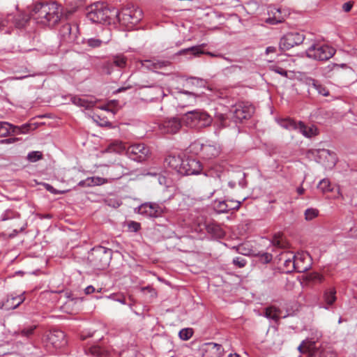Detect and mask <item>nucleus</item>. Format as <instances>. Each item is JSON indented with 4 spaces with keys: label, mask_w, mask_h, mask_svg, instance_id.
I'll return each mask as SVG.
<instances>
[{
    "label": "nucleus",
    "mask_w": 357,
    "mask_h": 357,
    "mask_svg": "<svg viewBox=\"0 0 357 357\" xmlns=\"http://www.w3.org/2000/svg\"><path fill=\"white\" fill-rule=\"evenodd\" d=\"M296 130H298L303 136L306 137H311L317 134V130L314 126L307 127L302 121H298Z\"/></svg>",
    "instance_id": "nucleus-25"
},
{
    "label": "nucleus",
    "mask_w": 357,
    "mask_h": 357,
    "mask_svg": "<svg viewBox=\"0 0 357 357\" xmlns=\"http://www.w3.org/2000/svg\"><path fill=\"white\" fill-rule=\"evenodd\" d=\"M78 186L80 187H90V183L89 177L85 180H82L78 183Z\"/></svg>",
    "instance_id": "nucleus-63"
},
{
    "label": "nucleus",
    "mask_w": 357,
    "mask_h": 357,
    "mask_svg": "<svg viewBox=\"0 0 357 357\" xmlns=\"http://www.w3.org/2000/svg\"><path fill=\"white\" fill-rule=\"evenodd\" d=\"M331 69H335V68H347V65L346 63H341V64L332 63L331 65L328 66L329 68H331Z\"/></svg>",
    "instance_id": "nucleus-62"
},
{
    "label": "nucleus",
    "mask_w": 357,
    "mask_h": 357,
    "mask_svg": "<svg viewBox=\"0 0 357 357\" xmlns=\"http://www.w3.org/2000/svg\"><path fill=\"white\" fill-rule=\"evenodd\" d=\"M71 13L70 10L64 12L63 6L56 2H39L34 4L31 15L36 24L53 27Z\"/></svg>",
    "instance_id": "nucleus-1"
},
{
    "label": "nucleus",
    "mask_w": 357,
    "mask_h": 357,
    "mask_svg": "<svg viewBox=\"0 0 357 357\" xmlns=\"http://www.w3.org/2000/svg\"><path fill=\"white\" fill-rule=\"evenodd\" d=\"M270 69L272 71H274L283 77H287V71L280 66H278L276 65H271L270 66Z\"/></svg>",
    "instance_id": "nucleus-53"
},
{
    "label": "nucleus",
    "mask_w": 357,
    "mask_h": 357,
    "mask_svg": "<svg viewBox=\"0 0 357 357\" xmlns=\"http://www.w3.org/2000/svg\"><path fill=\"white\" fill-rule=\"evenodd\" d=\"M336 293L337 291L335 287H330L324 291L323 299L326 305V306L324 307L325 309L328 310L329 306L333 305L336 301Z\"/></svg>",
    "instance_id": "nucleus-24"
},
{
    "label": "nucleus",
    "mask_w": 357,
    "mask_h": 357,
    "mask_svg": "<svg viewBox=\"0 0 357 357\" xmlns=\"http://www.w3.org/2000/svg\"><path fill=\"white\" fill-rule=\"evenodd\" d=\"M317 188L319 189L323 192H330L332 190L331 182L329 181V180L326 178H324L319 181L317 185Z\"/></svg>",
    "instance_id": "nucleus-43"
},
{
    "label": "nucleus",
    "mask_w": 357,
    "mask_h": 357,
    "mask_svg": "<svg viewBox=\"0 0 357 357\" xmlns=\"http://www.w3.org/2000/svg\"><path fill=\"white\" fill-rule=\"evenodd\" d=\"M113 63L116 66L123 68L126 66L127 59L122 54L116 55L113 57Z\"/></svg>",
    "instance_id": "nucleus-38"
},
{
    "label": "nucleus",
    "mask_w": 357,
    "mask_h": 357,
    "mask_svg": "<svg viewBox=\"0 0 357 357\" xmlns=\"http://www.w3.org/2000/svg\"><path fill=\"white\" fill-rule=\"evenodd\" d=\"M71 101L74 105L84 107L86 109L91 107L93 105L91 102H89L86 99L81 98L78 96L72 97Z\"/></svg>",
    "instance_id": "nucleus-34"
},
{
    "label": "nucleus",
    "mask_w": 357,
    "mask_h": 357,
    "mask_svg": "<svg viewBox=\"0 0 357 357\" xmlns=\"http://www.w3.org/2000/svg\"><path fill=\"white\" fill-rule=\"evenodd\" d=\"M183 158L179 155H169L165 158V162L178 174H181Z\"/></svg>",
    "instance_id": "nucleus-23"
},
{
    "label": "nucleus",
    "mask_w": 357,
    "mask_h": 357,
    "mask_svg": "<svg viewBox=\"0 0 357 357\" xmlns=\"http://www.w3.org/2000/svg\"><path fill=\"white\" fill-rule=\"evenodd\" d=\"M167 61H153L151 60H144L142 61V66L148 70H155L161 69L167 65Z\"/></svg>",
    "instance_id": "nucleus-27"
},
{
    "label": "nucleus",
    "mask_w": 357,
    "mask_h": 357,
    "mask_svg": "<svg viewBox=\"0 0 357 357\" xmlns=\"http://www.w3.org/2000/svg\"><path fill=\"white\" fill-rule=\"evenodd\" d=\"M150 153L149 149L144 144H135L129 146L126 149V155L129 158L137 162H143L146 160Z\"/></svg>",
    "instance_id": "nucleus-6"
},
{
    "label": "nucleus",
    "mask_w": 357,
    "mask_h": 357,
    "mask_svg": "<svg viewBox=\"0 0 357 357\" xmlns=\"http://www.w3.org/2000/svg\"><path fill=\"white\" fill-rule=\"evenodd\" d=\"M35 126L32 124L25 123L20 126H12V132L15 134H25L27 133L30 130L35 129Z\"/></svg>",
    "instance_id": "nucleus-30"
},
{
    "label": "nucleus",
    "mask_w": 357,
    "mask_h": 357,
    "mask_svg": "<svg viewBox=\"0 0 357 357\" xmlns=\"http://www.w3.org/2000/svg\"><path fill=\"white\" fill-rule=\"evenodd\" d=\"M349 236L357 238V227H352L350 229Z\"/></svg>",
    "instance_id": "nucleus-64"
},
{
    "label": "nucleus",
    "mask_w": 357,
    "mask_h": 357,
    "mask_svg": "<svg viewBox=\"0 0 357 357\" xmlns=\"http://www.w3.org/2000/svg\"><path fill=\"white\" fill-rule=\"evenodd\" d=\"M306 56L313 60L325 61L335 54V50L326 44L313 43L306 50Z\"/></svg>",
    "instance_id": "nucleus-5"
},
{
    "label": "nucleus",
    "mask_w": 357,
    "mask_h": 357,
    "mask_svg": "<svg viewBox=\"0 0 357 357\" xmlns=\"http://www.w3.org/2000/svg\"><path fill=\"white\" fill-rule=\"evenodd\" d=\"M117 14V10L111 9L105 2L97 1L87 7L86 17L93 23L106 22L112 15Z\"/></svg>",
    "instance_id": "nucleus-2"
},
{
    "label": "nucleus",
    "mask_w": 357,
    "mask_h": 357,
    "mask_svg": "<svg viewBox=\"0 0 357 357\" xmlns=\"http://www.w3.org/2000/svg\"><path fill=\"white\" fill-rule=\"evenodd\" d=\"M179 94L178 100L181 101L182 107L194 105L197 102V100L201 96L192 91L187 90L179 89L178 91Z\"/></svg>",
    "instance_id": "nucleus-16"
},
{
    "label": "nucleus",
    "mask_w": 357,
    "mask_h": 357,
    "mask_svg": "<svg viewBox=\"0 0 357 357\" xmlns=\"http://www.w3.org/2000/svg\"><path fill=\"white\" fill-rule=\"evenodd\" d=\"M119 20H123L125 22L135 24L139 22L142 17V11L139 8H124L121 13L117 11Z\"/></svg>",
    "instance_id": "nucleus-11"
},
{
    "label": "nucleus",
    "mask_w": 357,
    "mask_h": 357,
    "mask_svg": "<svg viewBox=\"0 0 357 357\" xmlns=\"http://www.w3.org/2000/svg\"><path fill=\"white\" fill-rule=\"evenodd\" d=\"M208 232L213 234L216 238H221L224 236V232L220 226L211 225L207 227Z\"/></svg>",
    "instance_id": "nucleus-36"
},
{
    "label": "nucleus",
    "mask_w": 357,
    "mask_h": 357,
    "mask_svg": "<svg viewBox=\"0 0 357 357\" xmlns=\"http://www.w3.org/2000/svg\"><path fill=\"white\" fill-rule=\"evenodd\" d=\"M89 351L91 355L96 356H100L103 354V350L98 346L91 347Z\"/></svg>",
    "instance_id": "nucleus-54"
},
{
    "label": "nucleus",
    "mask_w": 357,
    "mask_h": 357,
    "mask_svg": "<svg viewBox=\"0 0 357 357\" xmlns=\"http://www.w3.org/2000/svg\"><path fill=\"white\" fill-rule=\"evenodd\" d=\"M202 45L192 46L186 49L181 50L178 52L180 55L190 54L195 56H199V54H204V52L202 50Z\"/></svg>",
    "instance_id": "nucleus-29"
},
{
    "label": "nucleus",
    "mask_w": 357,
    "mask_h": 357,
    "mask_svg": "<svg viewBox=\"0 0 357 357\" xmlns=\"http://www.w3.org/2000/svg\"><path fill=\"white\" fill-rule=\"evenodd\" d=\"M128 228L130 231L137 232L141 229V225L137 222L129 221L128 222Z\"/></svg>",
    "instance_id": "nucleus-52"
},
{
    "label": "nucleus",
    "mask_w": 357,
    "mask_h": 357,
    "mask_svg": "<svg viewBox=\"0 0 357 357\" xmlns=\"http://www.w3.org/2000/svg\"><path fill=\"white\" fill-rule=\"evenodd\" d=\"M303 82L305 84L308 85L310 87L314 88L316 86L318 80L314 79L310 77H305L303 78Z\"/></svg>",
    "instance_id": "nucleus-58"
},
{
    "label": "nucleus",
    "mask_w": 357,
    "mask_h": 357,
    "mask_svg": "<svg viewBox=\"0 0 357 357\" xmlns=\"http://www.w3.org/2000/svg\"><path fill=\"white\" fill-rule=\"evenodd\" d=\"M273 259V256L271 254L268 252H264L261 255L260 259L264 263H269Z\"/></svg>",
    "instance_id": "nucleus-59"
},
{
    "label": "nucleus",
    "mask_w": 357,
    "mask_h": 357,
    "mask_svg": "<svg viewBox=\"0 0 357 357\" xmlns=\"http://www.w3.org/2000/svg\"><path fill=\"white\" fill-rule=\"evenodd\" d=\"M48 340L55 348L61 347L67 344L64 332L59 329L50 331Z\"/></svg>",
    "instance_id": "nucleus-17"
},
{
    "label": "nucleus",
    "mask_w": 357,
    "mask_h": 357,
    "mask_svg": "<svg viewBox=\"0 0 357 357\" xmlns=\"http://www.w3.org/2000/svg\"><path fill=\"white\" fill-rule=\"evenodd\" d=\"M268 15L269 17L266 20V22L270 24H277L283 22L289 13L280 8H272L270 9Z\"/></svg>",
    "instance_id": "nucleus-15"
},
{
    "label": "nucleus",
    "mask_w": 357,
    "mask_h": 357,
    "mask_svg": "<svg viewBox=\"0 0 357 357\" xmlns=\"http://www.w3.org/2000/svg\"><path fill=\"white\" fill-rule=\"evenodd\" d=\"M310 280L314 282H322L324 281V276L318 273H313L309 276Z\"/></svg>",
    "instance_id": "nucleus-57"
},
{
    "label": "nucleus",
    "mask_w": 357,
    "mask_h": 357,
    "mask_svg": "<svg viewBox=\"0 0 357 357\" xmlns=\"http://www.w3.org/2000/svg\"><path fill=\"white\" fill-rule=\"evenodd\" d=\"M202 165L196 158L187 157L183 158L181 175H197L202 173Z\"/></svg>",
    "instance_id": "nucleus-9"
},
{
    "label": "nucleus",
    "mask_w": 357,
    "mask_h": 357,
    "mask_svg": "<svg viewBox=\"0 0 357 357\" xmlns=\"http://www.w3.org/2000/svg\"><path fill=\"white\" fill-rule=\"evenodd\" d=\"M203 350L206 357H221L224 353L222 346L215 342L205 343Z\"/></svg>",
    "instance_id": "nucleus-20"
},
{
    "label": "nucleus",
    "mask_w": 357,
    "mask_h": 357,
    "mask_svg": "<svg viewBox=\"0 0 357 357\" xmlns=\"http://www.w3.org/2000/svg\"><path fill=\"white\" fill-rule=\"evenodd\" d=\"M246 260L241 257H236L233 259V264L238 268H243L245 266Z\"/></svg>",
    "instance_id": "nucleus-56"
},
{
    "label": "nucleus",
    "mask_w": 357,
    "mask_h": 357,
    "mask_svg": "<svg viewBox=\"0 0 357 357\" xmlns=\"http://www.w3.org/2000/svg\"><path fill=\"white\" fill-rule=\"evenodd\" d=\"M318 157L320 160H326V161H322V163L326 168H333L337 162L336 154L328 149H323L319 150Z\"/></svg>",
    "instance_id": "nucleus-19"
},
{
    "label": "nucleus",
    "mask_w": 357,
    "mask_h": 357,
    "mask_svg": "<svg viewBox=\"0 0 357 357\" xmlns=\"http://www.w3.org/2000/svg\"><path fill=\"white\" fill-rule=\"evenodd\" d=\"M313 89H314L319 94L324 96H329L328 90L321 84H320L319 81L317 82L316 86H314Z\"/></svg>",
    "instance_id": "nucleus-51"
},
{
    "label": "nucleus",
    "mask_w": 357,
    "mask_h": 357,
    "mask_svg": "<svg viewBox=\"0 0 357 357\" xmlns=\"http://www.w3.org/2000/svg\"><path fill=\"white\" fill-rule=\"evenodd\" d=\"M20 215L18 212L12 209H7L1 215L0 220L7 221L12 219L20 218Z\"/></svg>",
    "instance_id": "nucleus-31"
},
{
    "label": "nucleus",
    "mask_w": 357,
    "mask_h": 357,
    "mask_svg": "<svg viewBox=\"0 0 357 357\" xmlns=\"http://www.w3.org/2000/svg\"><path fill=\"white\" fill-rule=\"evenodd\" d=\"M36 328V326H29L27 328L22 329L20 333H21L22 336L29 337L33 334Z\"/></svg>",
    "instance_id": "nucleus-55"
},
{
    "label": "nucleus",
    "mask_w": 357,
    "mask_h": 357,
    "mask_svg": "<svg viewBox=\"0 0 357 357\" xmlns=\"http://www.w3.org/2000/svg\"><path fill=\"white\" fill-rule=\"evenodd\" d=\"M193 335L192 328H186L181 329L178 333V336L182 340H188Z\"/></svg>",
    "instance_id": "nucleus-45"
},
{
    "label": "nucleus",
    "mask_w": 357,
    "mask_h": 357,
    "mask_svg": "<svg viewBox=\"0 0 357 357\" xmlns=\"http://www.w3.org/2000/svg\"><path fill=\"white\" fill-rule=\"evenodd\" d=\"M220 153V148L218 144H206L204 146L202 157L209 160L217 157Z\"/></svg>",
    "instance_id": "nucleus-22"
},
{
    "label": "nucleus",
    "mask_w": 357,
    "mask_h": 357,
    "mask_svg": "<svg viewBox=\"0 0 357 357\" xmlns=\"http://www.w3.org/2000/svg\"><path fill=\"white\" fill-rule=\"evenodd\" d=\"M294 263L296 265V271L298 273H305L311 267V259L308 254L301 252L294 255Z\"/></svg>",
    "instance_id": "nucleus-14"
},
{
    "label": "nucleus",
    "mask_w": 357,
    "mask_h": 357,
    "mask_svg": "<svg viewBox=\"0 0 357 357\" xmlns=\"http://www.w3.org/2000/svg\"><path fill=\"white\" fill-rule=\"evenodd\" d=\"M305 36L299 32H289L283 36L280 40V48L282 51L289 50L304 41Z\"/></svg>",
    "instance_id": "nucleus-8"
},
{
    "label": "nucleus",
    "mask_w": 357,
    "mask_h": 357,
    "mask_svg": "<svg viewBox=\"0 0 357 357\" xmlns=\"http://www.w3.org/2000/svg\"><path fill=\"white\" fill-rule=\"evenodd\" d=\"M216 123L218 127L223 128L229 126L227 118L223 114L218 113L215 115Z\"/></svg>",
    "instance_id": "nucleus-41"
},
{
    "label": "nucleus",
    "mask_w": 357,
    "mask_h": 357,
    "mask_svg": "<svg viewBox=\"0 0 357 357\" xmlns=\"http://www.w3.org/2000/svg\"><path fill=\"white\" fill-rule=\"evenodd\" d=\"M112 259V250L98 246L91 249L88 255V260L91 266L97 269H104Z\"/></svg>",
    "instance_id": "nucleus-3"
},
{
    "label": "nucleus",
    "mask_w": 357,
    "mask_h": 357,
    "mask_svg": "<svg viewBox=\"0 0 357 357\" xmlns=\"http://www.w3.org/2000/svg\"><path fill=\"white\" fill-rule=\"evenodd\" d=\"M185 83L188 86H195L197 88H205L207 84L205 79L196 77H187L185 79Z\"/></svg>",
    "instance_id": "nucleus-28"
},
{
    "label": "nucleus",
    "mask_w": 357,
    "mask_h": 357,
    "mask_svg": "<svg viewBox=\"0 0 357 357\" xmlns=\"http://www.w3.org/2000/svg\"><path fill=\"white\" fill-rule=\"evenodd\" d=\"M271 242L273 245L279 248H284L287 246V242L284 241L282 234L280 233L275 234Z\"/></svg>",
    "instance_id": "nucleus-32"
},
{
    "label": "nucleus",
    "mask_w": 357,
    "mask_h": 357,
    "mask_svg": "<svg viewBox=\"0 0 357 357\" xmlns=\"http://www.w3.org/2000/svg\"><path fill=\"white\" fill-rule=\"evenodd\" d=\"M308 347L311 350L307 357H337V354L333 348L327 343L317 345V341L314 340Z\"/></svg>",
    "instance_id": "nucleus-7"
},
{
    "label": "nucleus",
    "mask_w": 357,
    "mask_h": 357,
    "mask_svg": "<svg viewBox=\"0 0 357 357\" xmlns=\"http://www.w3.org/2000/svg\"><path fill=\"white\" fill-rule=\"evenodd\" d=\"M102 43L103 41L100 39L91 38L87 39L85 42V44L92 48H96L101 46Z\"/></svg>",
    "instance_id": "nucleus-49"
},
{
    "label": "nucleus",
    "mask_w": 357,
    "mask_h": 357,
    "mask_svg": "<svg viewBox=\"0 0 357 357\" xmlns=\"http://www.w3.org/2000/svg\"><path fill=\"white\" fill-rule=\"evenodd\" d=\"M312 342H314V338H307L302 341L301 344L298 347V350L300 353L304 354L307 353L308 356L310 353V349L308 347L311 344Z\"/></svg>",
    "instance_id": "nucleus-35"
},
{
    "label": "nucleus",
    "mask_w": 357,
    "mask_h": 357,
    "mask_svg": "<svg viewBox=\"0 0 357 357\" xmlns=\"http://www.w3.org/2000/svg\"><path fill=\"white\" fill-rule=\"evenodd\" d=\"M214 208L219 213H228L227 200L215 201Z\"/></svg>",
    "instance_id": "nucleus-37"
},
{
    "label": "nucleus",
    "mask_w": 357,
    "mask_h": 357,
    "mask_svg": "<svg viewBox=\"0 0 357 357\" xmlns=\"http://www.w3.org/2000/svg\"><path fill=\"white\" fill-rule=\"evenodd\" d=\"M204 146V144H202L199 142H195L190 145L189 149L190 152L195 154L200 153L202 155Z\"/></svg>",
    "instance_id": "nucleus-39"
},
{
    "label": "nucleus",
    "mask_w": 357,
    "mask_h": 357,
    "mask_svg": "<svg viewBox=\"0 0 357 357\" xmlns=\"http://www.w3.org/2000/svg\"><path fill=\"white\" fill-rule=\"evenodd\" d=\"M137 212L150 218H158L162 213V208L155 203H144L138 207Z\"/></svg>",
    "instance_id": "nucleus-13"
},
{
    "label": "nucleus",
    "mask_w": 357,
    "mask_h": 357,
    "mask_svg": "<svg viewBox=\"0 0 357 357\" xmlns=\"http://www.w3.org/2000/svg\"><path fill=\"white\" fill-rule=\"evenodd\" d=\"M183 121L178 117H171L165 119L159 125V129L162 133L175 134L180 130Z\"/></svg>",
    "instance_id": "nucleus-12"
},
{
    "label": "nucleus",
    "mask_w": 357,
    "mask_h": 357,
    "mask_svg": "<svg viewBox=\"0 0 357 357\" xmlns=\"http://www.w3.org/2000/svg\"><path fill=\"white\" fill-rule=\"evenodd\" d=\"M264 315L266 318L277 322L282 317V311L274 306H270L265 309Z\"/></svg>",
    "instance_id": "nucleus-26"
},
{
    "label": "nucleus",
    "mask_w": 357,
    "mask_h": 357,
    "mask_svg": "<svg viewBox=\"0 0 357 357\" xmlns=\"http://www.w3.org/2000/svg\"><path fill=\"white\" fill-rule=\"evenodd\" d=\"M45 188L47 189V190H48L49 192L54 194V195H59V194H61L63 193V192H60L59 190H55L51 185L50 184H46L45 185Z\"/></svg>",
    "instance_id": "nucleus-61"
},
{
    "label": "nucleus",
    "mask_w": 357,
    "mask_h": 357,
    "mask_svg": "<svg viewBox=\"0 0 357 357\" xmlns=\"http://www.w3.org/2000/svg\"><path fill=\"white\" fill-rule=\"evenodd\" d=\"M24 301V297L21 295L16 297H12L10 299L8 300V303H11L10 307L13 308L17 307L23 301Z\"/></svg>",
    "instance_id": "nucleus-47"
},
{
    "label": "nucleus",
    "mask_w": 357,
    "mask_h": 357,
    "mask_svg": "<svg viewBox=\"0 0 357 357\" xmlns=\"http://www.w3.org/2000/svg\"><path fill=\"white\" fill-rule=\"evenodd\" d=\"M294 258V254L292 252H284L280 255V261H283L282 271L284 273H290L296 271Z\"/></svg>",
    "instance_id": "nucleus-18"
},
{
    "label": "nucleus",
    "mask_w": 357,
    "mask_h": 357,
    "mask_svg": "<svg viewBox=\"0 0 357 357\" xmlns=\"http://www.w3.org/2000/svg\"><path fill=\"white\" fill-rule=\"evenodd\" d=\"M89 183H90V187L96 186V185H100L104 183H107V180L106 178L100 177V176H92L89 177Z\"/></svg>",
    "instance_id": "nucleus-46"
},
{
    "label": "nucleus",
    "mask_w": 357,
    "mask_h": 357,
    "mask_svg": "<svg viewBox=\"0 0 357 357\" xmlns=\"http://www.w3.org/2000/svg\"><path fill=\"white\" fill-rule=\"evenodd\" d=\"M241 204V202L235 201L232 199H227V209L228 212L232 210H238L240 208V206Z\"/></svg>",
    "instance_id": "nucleus-50"
},
{
    "label": "nucleus",
    "mask_w": 357,
    "mask_h": 357,
    "mask_svg": "<svg viewBox=\"0 0 357 357\" xmlns=\"http://www.w3.org/2000/svg\"><path fill=\"white\" fill-rule=\"evenodd\" d=\"M183 123L188 127H206L212 123L211 116L203 110H193L186 112L182 117Z\"/></svg>",
    "instance_id": "nucleus-4"
},
{
    "label": "nucleus",
    "mask_w": 357,
    "mask_h": 357,
    "mask_svg": "<svg viewBox=\"0 0 357 357\" xmlns=\"http://www.w3.org/2000/svg\"><path fill=\"white\" fill-rule=\"evenodd\" d=\"M42 153L40 151H31L28 153L27 159L31 162H35L42 158Z\"/></svg>",
    "instance_id": "nucleus-48"
},
{
    "label": "nucleus",
    "mask_w": 357,
    "mask_h": 357,
    "mask_svg": "<svg viewBox=\"0 0 357 357\" xmlns=\"http://www.w3.org/2000/svg\"><path fill=\"white\" fill-rule=\"evenodd\" d=\"M254 112L255 108L252 105L248 103L241 102L236 105L232 109V118L236 123L238 121L241 122L244 119L250 118Z\"/></svg>",
    "instance_id": "nucleus-10"
},
{
    "label": "nucleus",
    "mask_w": 357,
    "mask_h": 357,
    "mask_svg": "<svg viewBox=\"0 0 357 357\" xmlns=\"http://www.w3.org/2000/svg\"><path fill=\"white\" fill-rule=\"evenodd\" d=\"M279 123L280 126L287 130H296L298 122L294 121L291 119H284L280 120Z\"/></svg>",
    "instance_id": "nucleus-33"
},
{
    "label": "nucleus",
    "mask_w": 357,
    "mask_h": 357,
    "mask_svg": "<svg viewBox=\"0 0 357 357\" xmlns=\"http://www.w3.org/2000/svg\"><path fill=\"white\" fill-rule=\"evenodd\" d=\"M126 148L125 145L121 142H115L110 144L109 146V150L110 151H114L116 153H121L124 151H126Z\"/></svg>",
    "instance_id": "nucleus-42"
},
{
    "label": "nucleus",
    "mask_w": 357,
    "mask_h": 357,
    "mask_svg": "<svg viewBox=\"0 0 357 357\" xmlns=\"http://www.w3.org/2000/svg\"><path fill=\"white\" fill-rule=\"evenodd\" d=\"M352 7H353V2L348 1V2L344 3L342 5V10L344 12L348 13L351 10Z\"/></svg>",
    "instance_id": "nucleus-60"
},
{
    "label": "nucleus",
    "mask_w": 357,
    "mask_h": 357,
    "mask_svg": "<svg viewBox=\"0 0 357 357\" xmlns=\"http://www.w3.org/2000/svg\"><path fill=\"white\" fill-rule=\"evenodd\" d=\"M304 215L305 220L310 221L318 216L319 211L317 208H310L305 211Z\"/></svg>",
    "instance_id": "nucleus-44"
},
{
    "label": "nucleus",
    "mask_w": 357,
    "mask_h": 357,
    "mask_svg": "<svg viewBox=\"0 0 357 357\" xmlns=\"http://www.w3.org/2000/svg\"><path fill=\"white\" fill-rule=\"evenodd\" d=\"M61 40L65 43H73L76 38V33L72 32V26L70 24H63L59 31Z\"/></svg>",
    "instance_id": "nucleus-21"
},
{
    "label": "nucleus",
    "mask_w": 357,
    "mask_h": 357,
    "mask_svg": "<svg viewBox=\"0 0 357 357\" xmlns=\"http://www.w3.org/2000/svg\"><path fill=\"white\" fill-rule=\"evenodd\" d=\"M12 125L7 122H0V137H6L12 132Z\"/></svg>",
    "instance_id": "nucleus-40"
}]
</instances>
